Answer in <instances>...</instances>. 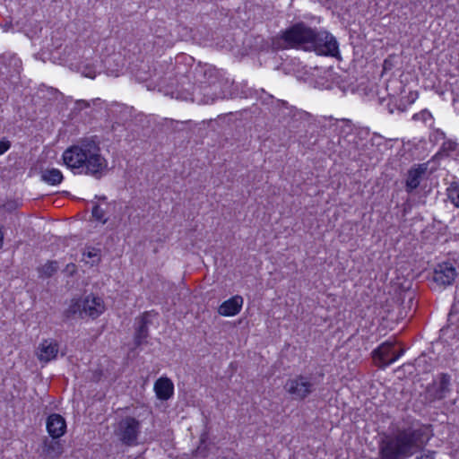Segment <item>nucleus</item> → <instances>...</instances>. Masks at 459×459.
Wrapping results in <instances>:
<instances>
[{
    "mask_svg": "<svg viewBox=\"0 0 459 459\" xmlns=\"http://www.w3.org/2000/svg\"><path fill=\"white\" fill-rule=\"evenodd\" d=\"M64 164L75 173L100 178L108 169V160L101 154L99 143L91 138L82 139L67 148L62 155Z\"/></svg>",
    "mask_w": 459,
    "mask_h": 459,
    "instance_id": "f257e3e1",
    "label": "nucleus"
},
{
    "mask_svg": "<svg viewBox=\"0 0 459 459\" xmlns=\"http://www.w3.org/2000/svg\"><path fill=\"white\" fill-rule=\"evenodd\" d=\"M195 83L192 92L186 96L198 104H209L222 97L219 71L211 65H198L194 72Z\"/></svg>",
    "mask_w": 459,
    "mask_h": 459,
    "instance_id": "f03ea898",
    "label": "nucleus"
},
{
    "mask_svg": "<svg viewBox=\"0 0 459 459\" xmlns=\"http://www.w3.org/2000/svg\"><path fill=\"white\" fill-rule=\"evenodd\" d=\"M314 36V30L303 22H299L282 32L281 39L283 48H295L307 50Z\"/></svg>",
    "mask_w": 459,
    "mask_h": 459,
    "instance_id": "7ed1b4c3",
    "label": "nucleus"
},
{
    "mask_svg": "<svg viewBox=\"0 0 459 459\" xmlns=\"http://www.w3.org/2000/svg\"><path fill=\"white\" fill-rule=\"evenodd\" d=\"M428 169L427 163L416 164L411 167L407 173V178L405 181V191L408 193L409 197L406 200V203L403 204V214L407 212V209H411L413 204H415L420 198L418 195L419 191L417 190L422 178L425 176Z\"/></svg>",
    "mask_w": 459,
    "mask_h": 459,
    "instance_id": "20e7f679",
    "label": "nucleus"
},
{
    "mask_svg": "<svg viewBox=\"0 0 459 459\" xmlns=\"http://www.w3.org/2000/svg\"><path fill=\"white\" fill-rule=\"evenodd\" d=\"M106 309L104 301L101 298L88 295L82 299L73 300L69 310L73 314H78L81 317L89 316L97 318L104 313Z\"/></svg>",
    "mask_w": 459,
    "mask_h": 459,
    "instance_id": "39448f33",
    "label": "nucleus"
},
{
    "mask_svg": "<svg viewBox=\"0 0 459 459\" xmlns=\"http://www.w3.org/2000/svg\"><path fill=\"white\" fill-rule=\"evenodd\" d=\"M316 385L317 383L314 377L299 375L288 379L284 389L293 398L303 400L315 391Z\"/></svg>",
    "mask_w": 459,
    "mask_h": 459,
    "instance_id": "423d86ee",
    "label": "nucleus"
},
{
    "mask_svg": "<svg viewBox=\"0 0 459 459\" xmlns=\"http://www.w3.org/2000/svg\"><path fill=\"white\" fill-rule=\"evenodd\" d=\"M114 433L124 445L135 446L140 434V422L134 417H125L117 422Z\"/></svg>",
    "mask_w": 459,
    "mask_h": 459,
    "instance_id": "0eeeda50",
    "label": "nucleus"
},
{
    "mask_svg": "<svg viewBox=\"0 0 459 459\" xmlns=\"http://www.w3.org/2000/svg\"><path fill=\"white\" fill-rule=\"evenodd\" d=\"M307 50H313L317 55L334 56L339 52L338 43L335 38L327 31H316L309 43Z\"/></svg>",
    "mask_w": 459,
    "mask_h": 459,
    "instance_id": "6e6552de",
    "label": "nucleus"
},
{
    "mask_svg": "<svg viewBox=\"0 0 459 459\" xmlns=\"http://www.w3.org/2000/svg\"><path fill=\"white\" fill-rule=\"evenodd\" d=\"M451 376L447 373H439L425 389V400L431 403L443 400L451 392Z\"/></svg>",
    "mask_w": 459,
    "mask_h": 459,
    "instance_id": "1a4fd4ad",
    "label": "nucleus"
},
{
    "mask_svg": "<svg viewBox=\"0 0 459 459\" xmlns=\"http://www.w3.org/2000/svg\"><path fill=\"white\" fill-rule=\"evenodd\" d=\"M402 354V346L386 342L373 351V359L379 368H385L398 359Z\"/></svg>",
    "mask_w": 459,
    "mask_h": 459,
    "instance_id": "9d476101",
    "label": "nucleus"
},
{
    "mask_svg": "<svg viewBox=\"0 0 459 459\" xmlns=\"http://www.w3.org/2000/svg\"><path fill=\"white\" fill-rule=\"evenodd\" d=\"M429 437L423 429L405 431L403 429V458L423 449Z\"/></svg>",
    "mask_w": 459,
    "mask_h": 459,
    "instance_id": "9b49d317",
    "label": "nucleus"
},
{
    "mask_svg": "<svg viewBox=\"0 0 459 459\" xmlns=\"http://www.w3.org/2000/svg\"><path fill=\"white\" fill-rule=\"evenodd\" d=\"M457 273L453 264L444 262L434 268L432 280L438 285L448 286L454 282Z\"/></svg>",
    "mask_w": 459,
    "mask_h": 459,
    "instance_id": "f8f14e48",
    "label": "nucleus"
},
{
    "mask_svg": "<svg viewBox=\"0 0 459 459\" xmlns=\"http://www.w3.org/2000/svg\"><path fill=\"white\" fill-rule=\"evenodd\" d=\"M381 459H401L402 458V438L386 437L380 446Z\"/></svg>",
    "mask_w": 459,
    "mask_h": 459,
    "instance_id": "ddd939ff",
    "label": "nucleus"
},
{
    "mask_svg": "<svg viewBox=\"0 0 459 459\" xmlns=\"http://www.w3.org/2000/svg\"><path fill=\"white\" fill-rule=\"evenodd\" d=\"M46 427L53 439L63 437L66 432V421L63 416L57 413H52L48 417Z\"/></svg>",
    "mask_w": 459,
    "mask_h": 459,
    "instance_id": "4468645a",
    "label": "nucleus"
},
{
    "mask_svg": "<svg viewBox=\"0 0 459 459\" xmlns=\"http://www.w3.org/2000/svg\"><path fill=\"white\" fill-rule=\"evenodd\" d=\"M59 347L53 339L43 340L37 350V357L39 361L48 363L55 359L58 354Z\"/></svg>",
    "mask_w": 459,
    "mask_h": 459,
    "instance_id": "2eb2a0df",
    "label": "nucleus"
},
{
    "mask_svg": "<svg viewBox=\"0 0 459 459\" xmlns=\"http://www.w3.org/2000/svg\"><path fill=\"white\" fill-rule=\"evenodd\" d=\"M243 303L244 299L241 296H233L221 303L218 308V313L223 316H234L240 312Z\"/></svg>",
    "mask_w": 459,
    "mask_h": 459,
    "instance_id": "dca6fc26",
    "label": "nucleus"
},
{
    "mask_svg": "<svg viewBox=\"0 0 459 459\" xmlns=\"http://www.w3.org/2000/svg\"><path fill=\"white\" fill-rule=\"evenodd\" d=\"M154 391L160 400H169L174 394V384L168 377H160L154 383Z\"/></svg>",
    "mask_w": 459,
    "mask_h": 459,
    "instance_id": "f3484780",
    "label": "nucleus"
},
{
    "mask_svg": "<svg viewBox=\"0 0 459 459\" xmlns=\"http://www.w3.org/2000/svg\"><path fill=\"white\" fill-rule=\"evenodd\" d=\"M64 452L63 445L56 439L46 437L42 443V455L49 459H56Z\"/></svg>",
    "mask_w": 459,
    "mask_h": 459,
    "instance_id": "a211bd4d",
    "label": "nucleus"
},
{
    "mask_svg": "<svg viewBox=\"0 0 459 459\" xmlns=\"http://www.w3.org/2000/svg\"><path fill=\"white\" fill-rule=\"evenodd\" d=\"M41 179L48 185L56 186L63 181L64 176L58 169L50 168L41 172Z\"/></svg>",
    "mask_w": 459,
    "mask_h": 459,
    "instance_id": "6ab92c4d",
    "label": "nucleus"
},
{
    "mask_svg": "<svg viewBox=\"0 0 459 459\" xmlns=\"http://www.w3.org/2000/svg\"><path fill=\"white\" fill-rule=\"evenodd\" d=\"M148 314H144L139 322V325L136 329L134 335V342L137 346L141 345L148 335L147 324H148Z\"/></svg>",
    "mask_w": 459,
    "mask_h": 459,
    "instance_id": "aec40b11",
    "label": "nucleus"
},
{
    "mask_svg": "<svg viewBox=\"0 0 459 459\" xmlns=\"http://www.w3.org/2000/svg\"><path fill=\"white\" fill-rule=\"evenodd\" d=\"M83 260L86 264L94 265L100 263L101 254L100 249L93 247H87L82 253Z\"/></svg>",
    "mask_w": 459,
    "mask_h": 459,
    "instance_id": "412c9836",
    "label": "nucleus"
},
{
    "mask_svg": "<svg viewBox=\"0 0 459 459\" xmlns=\"http://www.w3.org/2000/svg\"><path fill=\"white\" fill-rule=\"evenodd\" d=\"M109 204L105 203L106 208H103L100 204H97L92 207V217L101 222L102 224H105L108 221V217L107 216V209L109 207Z\"/></svg>",
    "mask_w": 459,
    "mask_h": 459,
    "instance_id": "4be33fe9",
    "label": "nucleus"
},
{
    "mask_svg": "<svg viewBox=\"0 0 459 459\" xmlns=\"http://www.w3.org/2000/svg\"><path fill=\"white\" fill-rule=\"evenodd\" d=\"M447 198L456 207L459 208V181L452 182L446 189Z\"/></svg>",
    "mask_w": 459,
    "mask_h": 459,
    "instance_id": "5701e85b",
    "label": "nucleus"
},
{
    "mask_svg": "<svg viewBox=\"0 0 459 459\" xmlns=\"http://www.w3.org/2000/svg\"><path fill=\"white\" fill-rule=\"evenodd\" d=\"M58 269L57 262L48 261L41 267L39 268V274L42 278H48L52 276Z\"/></svg>",
    "mask_w": 459,
    "mask_h": 459,
    "instance_id": "b1692460",
    "label": "nucleus"
},
{
    "mask_svg": "<svg viewBox=\"0 0 459 459\" xmlns=\"http://www.w3.org/2000/svg\"><path fill=\"white\" fill-rule=\"evenodd\" d=\"M401 99L399 96L391 95L389 96L388 102L386 104L388 112L390 114H394L397 112L398 114L401 112Z\"/></svg>",
    "mask_w": 459,
    "mask_h": 459,
    "instance_id": "393cba45",
    "label": "nucleus"
},
{
    "mask_svg": "<svg viewBox=\"0 0 459 459\" xmlns=\"http://www.w3.org/2000/svg\"><path fill=\"white\" fill-rule=\"evenodd\" d=\"M404 288H405V287L403 286V289H404ZM409 289H410V287H408V290H407V291H404V292H405V294H406V295H408V301H407L408 312H406L405 316H408V313H409V312H411V313L409 315V320H411V319L413 317V316H414V314H415V312H416V310H417V301H416V300H415V299H414L413 292H411V291L409 290Z\"/></svg>",
    "mask_w": 459,
    "mask_h": 459,
    "instance_id": "a878e982",
    "label": "nucleus"
},
{
    "mask_svg": "<svg viewBox=\"0 0 459 459\" xmlns=\"http://www.w3.org/2000/svg\"><path fill=\"white\" fill-rule=\"evenodd\" d=\"M457 313H458L457 306L455 304L452 306L450 312L448 314L447 321L449 324L447 325L446 327L441 328V330H440L441 333H445V332L447 331V329L449 328L450 325H453L455 323L454 317L456 316Z\"/></svg>",
    "mask_w": 459,
    "mask_h": 459,
    "instance_id": "bb28decb",
    "label": "nucleus"
},
{
    "mask_svg": "<svg viewBox=\"0 0 459 459\" xmlns=\"http://www.w3.org/2000/svg\"><path fill=\"white\" fill-rule=\"evenodd\" d=\"M11 147V143L9 141L2 140L0 141V156L6 152Z\"/></svg>",
    "mask_w": 459,
    "mask_h": 459,
    "instance_id": "cd10ccee",
    "label": "nucleus"
},
{
    "mask_svg": "<svg viewBox=\"0 0 459 459\" xmlns=\"http://www.w3.org/2000/svg\"><path fill=\"white\" fill-rule=\"evenodd\" d=\"M418 98V92H410L407 100L410 104L413 103L415 100Z\"/></svg>",
    "mask_w": 459,
    "mask_h": 459,
    "instance_id": "c85d7f7f",
    "label": "nucleus"
},
{
    "mask_svg": "<svg viewBox=\"0 0 459 459\" xmlns=\"http://www.w3.org/2000/svg\"><path fill=\"white\" fill-rule=\"evenodd\" d=\"M446 144L448 145V146H447V149H448L449 151H455V143L449 141V142H447V143H444V147H445Z\"/></svg>",
    "mask_w": 459,
    "mask_h": 459,
    "instance_id": "c756f323",
    "label": "nucleus"
},
{
    "mask_svg": "<svg viewBox=\"0 0 459 459\" xmlns=\"http://www.w3.org/2000/svg\"><path fill=\"white\" fill-rule=\"evenodd\" d=\"M416 459H434V457L432 454L428 453L416 457Z\"/></svg>",
    "mask_w": 459,
    "mask_h": 459,
    "instance_id": "7c9ffc66",
    "label": "nucleus"
},
{
    "mask_svg": "<svg viewBox=\"0 0 459 459\" xmlns=\"http://www.w3.org/2000/svg\"><path fill=\"white\" fill-rule=\"evenodd\" d=\"M4 231L2 230V227H0V249L3 247V245H4Z\"/></svg>",
    "mask_w": 459,
    "mask_h": 459,
    "instance_id": "2f4dec72",
    "label": "nucleus"
},
{
    "mask_svg": "<svg viewBox=\"0 0 459 459\" xmlns=\"http://www.w3.org/2000/svg\"><path fill=\"white\" fill-rule=\"evenodd\" d=\"M421 362H425V357H419L415 359V366H420Z\"/></svg>",
    "mask_w": 459,
    "mask_h": 459,
    "instance_id": "473e14b6",
    "label": "nucleus"
},
{
    "mask_svg": "<svg viewBox=\"0 0 459 459\" xmlns=\"http://www.w3.org/2000/svg\"><path fill=\"white\" fill-rule=\"evenodd\" d=\"M389 65H390V61L389 60H385V62H384V70H387L389 68Z\"/></svg>",
    "mask_w": 459,
    "mask_h": 459,
    "instance_id": "72a5a7b5",
    "label": "nucleus"
},
{
    "mask_svg": "<svg viewBox=\"0 0 459 459\" xmlns=\"http://www.w3.org/2000/svg\"><path fill=\"white\" fill-rule=\"evenodd\" d=\"M100 200H102L103 202H106L107 198L105 196H102V197H100Z\"/></svg>",
    "mask_w": 459,
    "mask_h": 459,
    "instance_id": "f704fd0d",
    "label": "nucleus"
},
{
    "mask_svg": "<svg viewBox=\"0 0 459 459\" xmlns=\"http://www.w3.org/2000/svg\"><path fill=\"white\" fill-rule=\"evenodd\" d=\"M418 116H419V114H415V115L413 116V119H417Z\"/></svg>",
    "mask_w": 459,
    "mask_h": 459,
    "instance_id": "c9c22d12",
    "label": "nucleus"
},
{
    "mask_svg": "<svg viewBox=\"0 0 459 459\" xmlns=\"http://www.w3.org/2000/svg\"><path fill=\"white\" fill-rule=\"evenodd\" d=\"M457 321H458L457 331H458V333H459V316H458Z\"/></svg>",
    "mask_w": 459,
    "mask_h": 459,
    "instance_id": "e433bc0d",
    "label": "nucleus"
},
{
    "mask_svg": "<svg viewBox=\"0 0 459 459\" xmlns=\"http://www.w3.org/2000/svg\"><path fill=\"white\" fill-rule=\"evenodd\" d=\"M440 134L443 136V138H445V133L440 132Z\"/></svg>",
    "mask_w": 459,
    "mask_h": 459,
    "instance_id": "4c0bfd02",
    "label": "nucleus"
},
{
    "mask_svg": "<svg viewBox=\"0 0 459 459\" xmlns=\"http://www.w3.org/2000/svg\"><path fill=\"white\" fill-rule=\"evenodd\" d=\"M403 271H405V270H406V267H405V265H404V264H403Z\"/></svg>",
    "mask_w": 459,
    "mask_h": 459,
    "instance_id": "58836bf2",
    "label": "nucleus"
}]
</instances>
